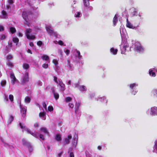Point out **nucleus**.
Wrapping results in <instances>:
<instances>
[{
  "label": "nucleus",
  "instance_id": "1",
  "mask_svg": "<svg viewBox=\"0 0 157 157\" xmlns=\"http://www.w3.org/2000/svg\"><path fill=\"white\" fill-rule=\"evenodd\" d=\"M19 125L21 128L23 129V131H26L28 133H29L33 136L36 137L38 138L39 137L42 140H44L45 139V138L44 137V136L43 135L40 134L39 135L38 133H34L33 132H32L31 131H29L28 129L23 124H22L21 123H19Z\"/></svg>",
  "mask_w": 157,
  "mask_h": 157
},
{
  "label": "nucleus",
  "instance_id": "2",
  "mask_svg": "<svg viewBox=\"0 0 157 157\" xmlns=\"http://www.w3.org/2000/svg\"><path fill=\"white\" fill-rule=\"evenodd\" d=\"M132 48H134L137 52H142L144 50V48L139 42H136L132 46Z\"/></svg>",
  "mask_w": 157,
  "mask_h": 157
},
{
  "label": "nucleus",
  "instance_id": "3",
  "mask_svg": "<svg viewBox=\"0 0 157 157\" xmlns=\"http://www.w3.org/2000/svg\"><path fill=\"white\" fill-rule=\"evenodd\" d=\"M54 80L57 84H58V86H60L59 88L61 90L63 91L65 90V86L63 83L61 79H57V78L56 77L54 76Z\"/></svg>",
  "mask_w": 157,
  "mask_h": 157
},
{
  "label": "nucleus",
  "instance_id": "4",
  "mask_svg": "<svg viewBox=\"0 0 157 157\" xmlns=\"http://www.w3.org/2000/svg\"><path fill=\"white\" fill-rule=\"evenodd\" d=\"M32 30L30 29H27L25 31V34L27 38L29 40H34L35 36L34 33H31Z\"/></svg>",
  "mask_w": 157,
  "mask_h": 157
},
{
  "label": "nucleus",
  "instance_id": "5",
  "mask_svg": "<svg viewBox=\"0 0 157 157\" xmlns=\"http://www.w3.org/2000/svg\"><path fill=\"white\" fill-rule=\"evenodd\" d=\"M128 47V44L126 40L122 41L121 45V53L122 54H125L127 48Z\"/></svg>",
  "mask_w": 157,
  "mask_h": 157
},
{
  "label": "nucleus",
  "instance_id": "6",
  "mask_svg": "<svg viewBox=\"0 0 157 157\" xmlns=\"http://www.w3.org/2000/svg\"><path fill=\"white\" fill-rule=\"evenodd\" d=\"M29 81V74L28 72H26L23 75V76L22 78L21 84L22 85H25L27 84Z\"/></svg>",
  "mask_w": 157,
  "mask_h": 157
},
{
  "label": "nucleus",
  "instance_id": "7",
  "mask_svg": "<svg viewBox=\"0 0 157 157\" xmlns=\"http://www.w3.org/2000/svg\"><path fill=\"white\" fill-rule=\"evenodd\" d=\"M65 102L68 103V105L69 107L71 108H73L74 107V104L72 102V99L70 97H68L65 98Z\"/></svg>",
  "mask_w": 157,
  "mask_h": 157
},
{
  "label": "nucleus",
  "instance_id": "8",
  "mask_svg": "<svg viewBox=\"0 0 157 157\" xmlns=\"http://www.w3.org/2000/svg\"><path fill=\"white\" fill-rule=\"evenodd\" d=\"M46 29L48 33L50 35L52 36H55L56 35V33L52 30L51 25H48L46 26Z\"/></svg>",
  "mask_w": 157,
  "mask_h": 157
},
{
  "label": "nucleus",
  "instance_id": "9",
  "mask_svg": "<svg viewBox=\"0 0 157 157\" xmlns=\"http://www.w3.org/2000/svg\"><path fill=\"white\" fill-rule=\"evenodd\" d=\"M28 15H29V13L26 10L24 11L23 12L22 14L23 18L26 21V22L25 23V24L28 26H29V22L27 21V19Z\"/></svg>",
  "mask_w": 157,
  "mask_h": 157
},
{
  "label": "nucleus",
  "instance_id": "10",
  "mask_svg": "<svg viewBox=\"0 0 157 157\" xmlns=\"http://www.w3.org/2000/svg\"><path fill=\"white\" fill-rule=\"evenodd\" d=\"M150 114L153 116L157 115V107L154 106L151 108Z\"/></svg>",
  "mask_w": 157,
  "mask_h": 157
},
{
  "label": "nucleus",
  "instance_id": "11",
  "mask_svg": "<svg viewBox=\"0 0 157 157\" xmlns=\"http://www.w3.org/2000/svg\"><path fill=\"white\" fill-rule=\"evenodd\" d=\"M10 77L11 79V83L13 85H14L15 82L18 81L16 78L14 74L12 73L10 74Z\"/></svg>",
  "mask_w": 157,
  "mask_h": 157
},
{
  "label": "nucleus",
  "instance_id": "12",
  "mask_svg": "<svg viewBox=\"0 0 157 157\" xmlns=\"http://www.w3.org/2000/svg\"><path fill=\"white\" fill-rule=\"evenodd\" d=\"M20 107L21 108V113H22V117H24L25 116V114L26 111V107H23L22 105H20Z\"/></svg>",
  "mask_w": 157,
  "mask_h": 157
},
{
  "label": "nucleus",
  "instance_id": "13",
  "mask_svg": "<svg viewBox=\"0 0 157 157\" xmlns=\"http://www.w3.org/2000/svg\"><path fill=\"white\" fill-rule=\"evenodd\" d=\"M155 71V68H153L149 69V73L150 76L153 77H155V74L154 72V71Z\"/></svg>",
  "mask_w": 157,
  "mask_h": 157
},
{
  "label": "nucleus",
  "instance_id": "14",
  "mask_svg": "<svg viewBox=\"0 0 157 157\" xmlns=\"http://www.w3.org/2000/svg\"><path fill=\"white\" fill-rule=\"evenodd\" d=\"M72 138V136L71 135H69L64 140V143L65 144H68L70 143V140Z\"/></svg>",
  "mask_w": 157,
  "mask_h": 157
},
{
  "label": "nucleus",
  "instance_id": "15",
  "mask_svg": "<svg viewBox=\"0 0 157 157\" xmlns=\"http://www.w3.org/2000/svg\"><path fill=\"white\" fill-rule=\"evenodd\" d=\"M119 16L118 14H116L113 18V25L114 26L116 25L118 21Z\"/></svg>",
  "mask_w": 157,
  "mask_h": 157
},
{
  "label": "nucleus",
  "instance_id": "16",
  "mask_svg": "<svg viewBox=\"0 0 157 157\" xmlns=\"http://www.w3.org/2000/svg\"><path fill=\"white\" fill-rule=\"evenodd\" d=\"M126 26L127 27L130 29H134L135 28V27L133 26L128 21V18L127 19V23L126 24Z\"/></svg>",
  "mask_w": 157,
  "mask_h": 157
},
{
  "label": "nucleus",
  "instance_id": "17",
  "mask_svg": "<svg viewBox=\"0 0 157 157\" xmlns=\"http://www.w3.org/2000/svg\"><path fill=\"white\" fill-rule=\"evenodd\" d=\"M46 113L44 112H40L39 113V116L42 120H45L46 119Z\"/></svg>",
  "mask_w": 157,
  "mask_h": 157
},
{
  "label": "nucleus",
  "instance_id": "18",
  "mask_svg": "<svg viewBox=\"0 0 157 157\" xmlns=\"http://www.w3.org/2000/svg\"><path fill=\"white\" fill-rule=\"evenodd\" d=\"M52 92L54 95L55 98L57 99L59 98V94L58 93L56 92L54 88H52Z\"/></svg>",
  "mask_w": 157,
  "mask_h": 157
},
{
  "label": "nucleus",
  "instance_id": "19",
  "mask_svg": "<svg viewBox=\"0 0 157 157\" xmlns=\"http://www.w3.org/2000/svg\"><path fill=\"white\" fill-rule=\"evenodd\" d=\"M78 89L81 92H84L86 91L87 88L84 86L82 85L79 86Z\"/></svg>",
  "mask_w": 157,
  "mask_h": 157
},
{
  "label": "nucleus",
  "instance_id": "20",
  "mask_svg": "<svg viewBox=\"0 0 157 157\" xmlns=\"http://www.w3.org/2000/svg\"><path fill=\"white\" fill-rule=\"evenodd\" d=\"M40 131H41L42 132H44L45 133V134H47L48 135L49 134V132L47 128H46L44 127H42L40 129Z\"/></svg>",
  "mask_w": 157,
  "mask_h": 157
},
{
  "label": "nucleus",
  "instance_id": "21",
  "mask_svg": "<svg viewBox=\"0 0 157 157\" xmlns=\"http://www.w3.org/2000/svg\"><path fill=\"white\" fill-rule=\"evenodd\" d=\"M118 50L117 49L114 48H112L110 49V52L114 55L117 54Z\"/></svg>",
  "mask_w": 157,
  "mask_h": 157
},
{
  "label": "nucleus",
  "instance_id": "22",
  "mask_svg": "<svg viewBox=\"0 0 157 157\" xmlns=\"http://www.w3.org/2000/svg\"><path fill=\"white\" fill-rule=\"evenodd\" d=\"M2 18H6L7 17V15L5 10H2V15L0 17Z\"/></svg>",
  "mask_w": 157,
  "mask_h": 157
},
{
  "label": "nucleus",
  "instance_id": "23",
  "mask_svg": "<svg viewBox=\"0 0 157 157\" xmlns=\"http://www.w3.org/2000/svg\"><path fill=\"white\" fill-rule=\"evenodd\" d=\"M123 25H121L120 28V33L122 38L123 37V35L124 33V31H125V30L123 28Z\"/></svg>",
  "mask_w": 157,
  "mask_h": 157
},
{
  "label": "nucleus",
  "instance_id": "24",
  "mask_svg": "<svg viewBox=\"0 0 157 157\" xmlns=\"http://www.w3.org/2000/svg\"><path fill=\"white\" fill-rule=\"evenodd\" d=\"M42 59L44 60L47 61L48 62H50L49 60V57L48 56L45 55H44L41 56Z\"/></svg>",
  "mask_w": 157,
  "mask_h": 157
},
{
  "label": "nucleus",
  "instance_id": "25",
  "mask_svg": "<svg viewBox=\"0 0 157 157\" xmlns=\"http://www.w3.org/2000/svg\"><path fill=\"white\" fill-rule=\"evenodd\" d=\"M151 93L154 97H157V89H153L151 91Z\"/></svg>",
  "mask_w": 157,
  "mask_h": 157
},
{
  "label": "nucleus",
  "instance_id": "26",
  "mask_svg": "<svg viewBox=\"0 0 157 157\" xmlns=\"http://www.w3.org/2000/svg\"><path fill=\"white\" fill-rule=\"evenodd\" d=\"M31 101V98L28 97H25V102L26 104H28Z\"/></svg>",
  "mask_w": 157,
  "mask_h": 157
},
{
  "label": "nucleus",
  "instance_id": "27",
  "mask_svg": "<svg viewBox=\"0 0 157 157\" xmlns=\"http://www.w3.org/2000/svg\"><path fill=\"white\" fill-rule=\"evenodd\" d=\"M153 149V152L157 153V140L155 142V145Z\"/></svg>",
  "mask_w": 157,
  "mask_h": 157
},
{
  "label": "nucleus",
  "instance_id": "28",
  "mask_svg": "<svg viewBox=\"0 0 157 157\" xmlns=\"http://www.w3.org/2000/svg\"><path fill=\"white\" fill-rule=\"evenodd\" d=\"M55 139L58 141H61V135L59 134H57L55 137Z\"/></svg>",
  "mask_w": 157,
  "mask_h": 157
},
{
  "label": "nucleus",
  "instance_id": "29",
  "mask_svg": "<svg viewBox=\"0 0 157 157\" xmlns=\"http://www.w3.org/2000/svg\"><path fill=\"white\" fill-rule=\"evenodd\" d=\"M82 16V13L79 12H77L75 15V17H80Z\"/></svg>",
  "mask_w": 157,
  "mask_h": 157
},
{
  "label": "nucleus",
  "instance_id": "30",
  "mask_svg": "<svg viewBox=\"0 0 157 157\" xmlns=\"http://www.w3.org/2000/svg\"><path fill=\"white\" fill-rule=\"evenodd\" d=\"M83 2L85 6L88 7L89 6V0H85L83 1Z\"/></svg>",
  "mask_w": 157,
  "mask_h": 157
},
{
  "label": "nucleus",
  "instance_id": "31",
  "mask_svg": "<svg viewBox=\"0 0 157 157\" xmlns=\"http://www.w3.org/2000/svg\"><path fill=\"white\" fill-rule=\"evenodd\" d=\"M138 86V84L136 83H134L131 84L130 85V87L132 89H134L135 88Z\"/></svg>",
  "mask_w": 157,
  "mask_h": 157
},
{
  "label": "nucleus",
  "instance_id": "32",
  "mask_svg": "<svg viewBox=\"0 0 157 157\" xmlns=\"http://www.w3.org/2000/svg\"><path fill=\"white\" fill-rule=\"evenodd\" d=\"M77 54L76 55V56L79 59H82V56L80 55V53L79 51H76Z\"/></svg>",
  "mask_w": 157,
  "mask_h": 157
},
{
  "label": "nucleus",
  "instance_id": "33",
  "mask_svg": "<svg viewBox=\"0 0 157 157\" xmlns=\"http://www.w3.org/2000/svg\"><path fill=\"white\" fill-rule=\"evenodd\" d=\"M23 68L25 69H27L29 67V65L26 63H24L23 64Z\"/></svg>",
  "mask_w": 157,
  "mask_h": 157
},
{
  "label": "nucleus",
  "instance_id": "34",
  "mask_svg": "<svg viewBox=\"0 0 157 157\" xmlns=\"http://www.w3.org/2000/svg\"><path fill=\"white\" fill-rule=\"evenodd\" d=\"M7 36L3 34L0 36V40H3L6 39Z\"/></svg>",
  "mask_w": 157,
  "mask_h": 157
},
{
  "label": "nucleus",
  "instance_id": "35",
  "mask_svg": "<svg viewBox=\"0 0 157 157\" xmlns=\"http://www.w3.org/2000/svg\"><path fill=\"white\" fill-rule=\"evenodd\" d=\"M22 142L23 145H27L28 146L29 144L24 139L22 140Z\"/></svg>",
  "mask_w": 157,
  "mask_h": 157
},
{
  "label": "nucleus",
  "instance_id": "36",
  "mask_svg": "<svg viewBox=\"0 0 157 157\" xmlns=\"http://www.w3.org/2000/svg\"><path fill=\"white\" fill-rule=\"evenodd\" d=\"M13 117L12 116H10L9 118L8 119V123L9 124H10L12 122V121H13Z\"/></svg>",
  "mask_w": 157,
  "mask_h": 157
},
{
  "label": "nucleus",
  "instance_id": "37",
  "mask_svg": "<svg viewBox=\"0 0 157 157\" xmlns=\"http://www.w3.org/2000/svg\"><path fill=\"white\" fill-rule=\"evenodd\" d=\"M10 31L12 33H15L16 31L14 27H10Z\"/></svg>",
  "mask_w": 157,
  "mask_h": 157
},
{
  "label": "nucleus",
  "instance_id": "38",
  "mask_svg": "<svg viewBox=\"0 0 157 157\" xmlns=\"http://www.w3.org/2000/svg\"><path fill=\"white\" fill-rule=\"evenodd\" d=\"M12 58V56L10 55H8L6 56V59L8 60V61H10V60Z\"/></svg>",
  "mask_w": 157,
  "mask_h": 157
},
{
  "label": "nucleus",
  "instance_id": "39",
  "mask_svg": "<svg viewBox=\"0 0 157 157\" xmlns=\"http://www.w3.org/2000/svg\"><path fill=\"white\" fill-rule=\"evenodd\" d=\"M13 41L15 43H17L19 41V39L17 37H13Z\"/></svg>",
  "mask_w": 157,
  "mask_h": 157
},
{
  "label": "nucleus",
  "instance_id": "40",
  "mask_svg": "<svg viewBox=\"0 0 157 157\" xmlns=\"http://www.w3.org/2000/svg\"><path fill=\"white\" fill-rule=\"evenodd\" d=\"M6 64L7 66L10 67H12L13 66V63H12L10 61H8V62H7Z\"/></svg>",
  "mask_w": 157,
  "mask_h": 157
},
{
  "label": "nucleus",
  "instance_id": "41",
  "mask_svg": "<svg viewBox=\"0 0 157 157\" xmlns=\"http://www.w3.org/2000/svg\"><path fill=\"white\" fill-rule=\"evenodd\" d=\"M77 142L75 140H74V141L72 143V148H75L76 147L77 145Z\"/></svg>",
  "mask_w": 157,
  "mask_h": 157
},
{
  "label": "nucleus",
  "instance_id": "42",
  "mask_svg": "<svg viewBox=\"0 0 157 157\" xmlns=\"http://www.w3.org/2000/svg\"><path fill=\"white\" fill-rule=\"evenodd\" d=\"M58 53L62 57H63V52L61 49H58Z\"/></svg>",
  "mask_w": 157,
  "mask_h": 157
},
{
  "label": "nucleus",
  "instance_id": "43",
  "mask_svg": "<svg viewBox=\"0 0 157 157\" xmlns=\"http://www.w3.org/2000/svg\"><path fill=\"white\" fill-rule=\"evenodd\" d=\"M12 46V43L11 42H9L8 43V44L7 46H6V48L8 50L9 48H11Z\"/></svg>",
  "mask_w": 157,
  "mask_h": 157
},
{
  "label": "nucleus",
  "instance_id": "44",
  "mask_svg": "<svg viewBox=\"0 0 157 157\" xmlns=\"http://www.w3.org/2000/svg\"><path fill=\"white\" fill-rule=\"evenodd\" d=\"M99 101L101 102H104L105 100V97H101L99 98Z\"/></svg>",
  "mask_w": 157,
  "mask_h": 157
},
{
  "label": "nucleus",
  "instance_id": "45",
  "mask_svg": "<svg viewBox=\"0 0 157 157\" xmlns=\"http://www.w3.org/2000/svg\"><path fill=\"white\" fill-rule=\"evenodd\" d=\"M9 98L11 101H13V96L12 94H10L9 96Z\"/></svg>",
  "mask_w": 157,
  "mask_h": 157
},
{
  "label": "nucleus",
  "instance_id": "46",
  "mask_svg": "<svg viewBox=\"0 0 157 157\" xmlns=\"http://www.w3.org/2000/svg\"><path fill=\"white\" fill-rule=\"evenodd\" d=\"M28 149H29V151H30V152H31L33 150V148L32 147V146H31V145H30V144H29V145H28Z\"/></svg>",
  "mask_w": 157,
  "mask_h": 157
},
{
  "label": "nucleus",
  "instance_id": "47",
  "mask_svg": "<svg viewBox=\"0 0 157 157\" xmlns=\"http://www.w3.org/2000/svg\"><path fill=\"white\" fill-rule=\"evenodd\" d=\"M52 62L56 66L58 64V61L55 59H53V60Z\"/></svg>",
  "mask_w": 157,
  "mask_h": 157
},
{
  "label": "nucleus",
  "instance_id": "48",
  "mask_svg": "<svg viewBox=\"0 0 157 157\" xmlns=\"http://www.w3.org/2000/svg\"><path fill=\"white\" fill-rule=\"evenodd\" d=\"M48 64H47L44 63L42 65V67L44 68H47L48 67Z\"/></svg>",
  "mask_w": 157,
  "mask_h": 157
},
{
  "label": "nucleus",
  "instance_id": "49",
  "mask_svg": "<svg viewBox=\"0 0 157 157\" xmlns=\"http://www.w3.org/2000/svg\"><path fill=\"white\" fill-rule=\"evenodd\" d=\"M48 109L49 111H52L53 110V108L52 106H49L48 108Z\"/></svg>",
  "mask_w": 157,
  "mask_h": 157
},
{
  "label": "nucleus",
  "instance_id": "50",
  "mask_svg": "<svg viewBox=\"0 0 157 157\" xmlns=\"http://www.w3.org/2000/svg\"><path fill=\"white\" fill-rule=\"evenodd\" d=\"M6 80H3L1 82V84L2 86H4L6 84Z\"/></svg>",
  "mask_w": 157,
  "mask_h": 157
},
{
  "label": "nucleus",
  "instance_id": "51",
  "mask_svg": "<svg viewBox=\"0 0 157 157\" xmlns=\"http://www.w3.org/2000/svg\"><path fill=\"white\" fill-rule=\"evenodd\" d=\"M73 86L74 87H75V88H78L79 86V84L78 83H76L74 84L73 85Z\"/></svg>",
  "mask_w": 157,
  "mask_h": 157
},
{
  "label": "nucleus",
  "instance_id": "52",
  "mask_svg": "<svg viewBox=\"0 0 157 157\" xmlns=\"http://www.w3.org/2000/svg\"><path fill=\"white\" fill-rule=\"evenodd\" d=\"M4 27L2 25H0V32L3 31L4 30Z\"/></svg>",
  "mask_w": 157,
  "mask_h": 157
},
{
  "label": "nucleus",
  "instance_id": "53",
  "mask_svg": "<svg viewBox=\"0 0 157 157\" xmlns=\"http://www.w3.org/2000/svg\"><path fill=\"white\" fill-rule=\"evenodd\" d=\"M42 44V42L40 41H39L37 42V44L39 46H41Z\"/></svg>",
  "mask_w": 157,
  "mask_h": 157
},
{
  "label": "nucleus",
  "instance_id": "54",
  "mask_svg": "<svg viewBox=\"0 0 157 157\" xmlns=\"http://www.w3.org/2000/svg\"><path fill=\"white\" fill-rule=\"evenodd\" d=\"M4 100L6 101H8V96L6 95V94L4 95Z\"/></svg>",
  "mask_w": 157,
  "mask_h": 157
},
{
  "label": "nucleus",
  "instance_id": "55",
  "mask_svg": "<svg viewBox=\"0 0 157 157\" xmlns=\"http://www.w3.org/2000/svg\"><path fill=\"white\" fill-rule=\"evenodd\" d=\"M64 52L67 55H68L70 52V50L68 49H67L66 51H65Z\"/></svg>",
  "mask_w": 157,
  "mask_h": 157
},
{
  "label": "nucleus",
  "instance_id": "56",
  "mask_svg": "<svg viewBox=\"0 0 157 157\" xmlns=\"http://www.w3.org/2000/svg\"><path fill=\"white\" fill-rule=\"evenodd\" d=\"M58 44L61 45H63V41H62L61 40H59V41H58Z\"/></svg>",
  "mask_w": 157,
  "mask_h": 157
},
{
  "label": "nucleus",
  "instance_id": "57",
  "mask_svg": "<svg viewBox=\"0 0 157 157\" xmlns=\"http://www.w3.org/2000/svg\"><path fill=\"white\" fill-rule=\"evenodd\" d=\"M137 92V90H135V92H134V90H133L132 92V93L133 95H135L136 94V93Z\"/></svg>",
  "mask_w": 157,
  "mask_h": 157
},
{
  "label": "nucleus",
  "instance_id": "58",
  "mask_svg": "<svg viewBox=\"0 0 157 157\" xmlns=\"http://www.w3.org/2000/svg\"><path fill=\"white\" fill-rule=\"evenodd\" d=\"M8 2L10 5H12L13 2V0H9Z\"/></svg>",
  "mask_w": 157,
  "mask_h": 157
},
{
  "label": "nucleus",
  "instance_id": "59",
  "mask_svg": "<svg viewBox=\"0 0 157 157\" xmlns=\"http://www.w3.org/2000/svg\"><path fill=\"white\" fill-rule=\"evenodd\" d=\"M43 106L45 109H47V105L45 103H44L43 104Z\"/></svg>",
  "mask_w": 157,
  "mask_h": 157
},
{
  "label": "nucleus",
  "instance_id": "60",
  "mask_svg": "<svg viewBox=\"0 0 157 157\" xmlns=\"http://www.w3.org/2000/svg\"><path fill=\"white\" fill-rule=\"evenodd\" d=\"M70 157H74V155L73 153L71 152L70 154Z\"/></svg>",
  "mask_w": 157,
  "mask_h": 157
},
{
  "label": "nucleus",
  "instance_id": "61",
  "mask_svg": "<svg viewBox=\"0 0 157 157\" xmlns=\"http://www.w3.org/2000/svg\"><path fill=\"white\" fill-rule=\"evenodd\" d=\"M34 126L35 127H37L39 126V124L38 123H36L34 124Z\"/></svg>",
  "mask_w": 157,
  "mask_h": 157
},
{
  "label": "nucleus",
  "instance_id": "62",
  "mask_svg": "<svg viewBox=\"0 0 157 157\" xmlns=\"http://www.w3.org/2000/svg\"><path fill=\"white\" fill-rule=\"evenodd\" d=\"M38 84L39 85L41 86L42 85V83L40 81H38L37 82Z\"/></svg>",
  "mask_w": 157,
  "mask_h": 157
},
{
  "label": "nucleus",
  "instance_id": "63",
  "mask_svg": "<svg viewBox=\"0 0 157 157\" xmlns=\"http://www.w3.org/2000/svg\"><path fill=\"white\" fill-rule=\"evenodd\" d=\"M101 146H98V149L99 150H101Z\"/></svg>",
  "mask_w": 157,
  "mask_h": 157
},
{
  "label": "nucleus",
  "instance_id": "64",
  "mask_svg": "<svg viewBox=\"0 0 157 157\" xmlns=\"http://www.w3.org/2000/svg\"><path fill=\"white\" fill-rule=\"evenodd\" d=\"M23 35L21 33H19L18 34V36L19 37H22Z\"/></svg>",
  "mask_w": 157,
  "mask_h": 157
}]
</instances>
